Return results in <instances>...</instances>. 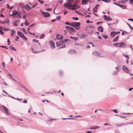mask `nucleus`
I'll use <instances>...</instances> for the list:
<instances>
[{
	"instance_id": "nucleus-39",
	"label": "nucleus",
	"mask_w": 133,
	"mask_h": 133,
	"mask_svg": "<svg viewBox=\"0 0 133 133\" xmlns=\"http://www.w3.org/2000/svg\"><path fill=\"white\" fill-rule=\"evenodd\" d=\"M2 29H3V30L4 31H7L8 30H9V29H7V28H2Z\"/></svg>"
},
{
	"instance_id": "nucleus-11",
	"label": "nucleus",
	"mask_w": 133,
	"mask_h": 133,
	"mask_svg": "<svg viewBox=\"0 0 133 133\" xmlns=\"http://www.w3.org/2000/svg\"><path fill=\"white\" fill-rule=\"evenodd\" d=\"M123 70L125 72H129V70L125 65H123L122 67Z\"/></svg>"
},
{
	"instance_id": "nucleus-9",
	"label": "nucleus",
	"mask_w": 133,
	"mask_h": 133,
	"mask_svg": "<svg viewBox=\"0 0 133 133\" xmlns=\"http://www.w3.org/2000/svg\"><path fill=\"white\" fill-rule=\"evenodd\" d=\"M117 44H118V47H124L126 46L125 43L123 42L117 43Z\"/></svg>"
},
{
	"instance_id": "nucleus-53",
	"label": "nucleus",
	"mask_w": 133,
	"mask_h": 133,
	"mask_svg": "<svg viewBox=\"0 0 133 133\" xmlns=\"http://www.w3.org/2000/svg\"><path fill=\"white\" fill-rule=\"evenodd\" d=\"M10 49H11L12 50H13V49H15L14 48V47H13L12 46H11L10 47Z\"/></svg>"
},
{
	"instance_id": "nucleus-56",
	"label": "nucleus",
	"mask_w": 133,
	"mask_h": 133,
	"mask_svg": "<svg viewBox=\"0 0 133 133\" xmlns=\"http://www.w3.org/2000/svg\"><path fill=\"white\" fill-rule=\"evenodd\" d=\"M19 5H20L21 6H22V7H24V5H23V4H22V3H20Z\"/></svg>"
},
{
	"instance_id": "nucleus-22",
	"label": "nucleus",
	"mask_w": 133,
	"mask_h": 133,
	"mask_svg": "<svg viewBox=\"0 0 133 133\" xmlns=\"http://www.w3.org/2000/svg\"><path fill=\"white\" fill-rule=\"evenodd\" d=\"M2 28L0 26V34L1 35H3L4 34V32L2 31Z\"/></svg>"
},
{
	"instance_id": "nucleus-45",
	"label": "nucleus",
	"mask_w": 133,
	"mask_h": 133,
	"mask_svg": "<svg viewBox=\"0 0 133 133\" xmlns=\"http://www.w3.org/2000/svg\"><path fill=\"white\" fill-rule=\"evenodd\" d=\"M8 43L9 45H10V41H9V39H8L7 40Z\"/></svg>"
},
{
	"instance_id": "nucleus-13",
	"label": "nucleus",
	"mask_w": 133,
	"mask_h": 133,
	"mask_svg": "<svg viewBox=\"0 0 133 133\" xmlns=\"http://www.w3.org/2000/svg\"><path fill=\"white\" fill-rule=\"evenodd\" d=\"M24 8H25L27 10H29L31 9V6L28 5H26V6H25Z\"/></svg>"
},
{
	"instance_id": "nucleus-41",
	"label": "nucleus",
	"mask_w": 133,
	"mask_h": 133,
	"mask_svg": "<svg viewBox=\"0 0 133 133\" xmlns=\"http://www.w3.org/2000/svg\"><path fill=\"white\" fill-rule=\"evenodd\" d=\"M127 24L128 25L129 27L130 28L131 30H132V29L133 28H132L129 24L127 23Z\"/></svg>"
},
{
	"instance_id": "nucleus-18",
	"label": "nucleus",
	"mask_w": 133,
	"mask_h": 133,
	"mask_svg": "<svg viewBox=\"0 0 133 133\" xmlns=\"http://www.w3.org/2000/svg\"><path fill=\"white\" fill-rule=\"evenodd\" d=\"M20 21V20H17L15 22H14L13 23V24L14 25H15V26H18V24H17V23L18 22H19Z\"/></svg>"
},
{
	"instance_id": "nucleus-10",
	"label": "nucleus",
	"mask_w": 133,
	"mask_h": 133,
	"mask_svg": "<svg viewBox=\"0 0 133 133\" xmlns=\"http://www.w3.org/2000/svg\"><path fill=\"white\" fill-rule=\"evenodd\" d=\"M49 44L52 48L54 49L55 48V44L53 41H50L49 42Z\"/></svg>"
},
{
	"instance_id": "nucleus-36",
	"label": "nucleus",
	"mask_w": 133,
	"mask_h": 133,
	"mask_svg": "<svg viewBox=\"0 0 133 133\" xmlns=\"http://www.w3.org/2000/svg\"><path fill=\"white\" fill-rule=\"evenodd\" d=\"M125 124V123L121 124L120 125L117 124V125H116V126H117V127H121V126L122 125H123Z\"/></svg>"
},
{
	"instance_id": "nucleus-63",
	"label": "nucleus",
	"mask_w": 133,
	"mask_h": 133,
	"mask_svg": "<svg viewBox=\"0 0 133 133\" xmlns=\"http://www.w3.org/2000/svg\"><path fill=\"white\" fill-rule=\"evenodd\" d=\"M128 20L129 21L131 20V21H133V19H132V18H129V19Z\"/></svg>"
},
{
	"instance_id": "nucleus-3",
	"label": "nucleus",
	"mask_w": 133,
	"mask_h": 133,
	"mask_svg": "<svg viewBox=\"0 0 133 133\" xmlns=\"http://www.w3.org/2000/svg\"><path fill=\"white\" fill-rule=\"evenodd\" d=\"M17 33H18V36L20 37H21L25 41H26V40H27V39L24 36V34L23 33H22L21 32H20L19 31H18Z\"/></svg>"
},
{
	"instance_id": "nucleus-44",
	"label": "nucleus",
	"mask_w": 133,
	"mask_h": 133,
	"mask_svg": "<svg viewBox=\"0 0 133 133\" xmlns=\"http://www.w3.org/2000/svg\"><path fill=\"white\" fill-rule=\"evenodd\" d=\"M112 111H113L114 112L116 113H117L118 112V111L116 110H112Z\"/></svg>"
},
{
	"instance_id": "nucleus-32",
	"label": "nucleus",
	"mask_w": 133,
	"mask_h": 133,
	"mask_svg": "<svg viewBox=\"0 0 133 133\" xmlns=\"http://www.w3.org/2000/svg\"><path fill=\"white\" fill-rule=\"evenodd\" d=\"M25 25L26 26H28L29 24V23L28 22H25L24 23Z\"/></svg>"
},
{
	"instance_id": "nucleus-30",
	"label": "nucleus",
	"mask_w": 133,
	"mask_h": 133,
	"mask_svg": "<svg viewBox=\"0 0 133 133\" xmlns=\"http://www.w3.org/2000/svg\"><path fill=\"white\" fill-rule=\"evenodd\" d=\"M103 1L104 2H108L110 1L111 0H101Z\"/></svg>"
},
{
	"instance_id": "nucleus-14",
	"label": "nucleus",
	"mask_w": 133,
	"mask_h": 133,
	"mask_svg": "<svg viewBox=\"0 0 133 133\" xmlns=\"http://www.w3.org/2000/svg\"><path fill=\"white\" fill-rule=\"evenodd\" d=\"M82 0V3L83 4H85L87 3L89 1H90V2L91 1L90 0Z\"/></svg>"
},
{
	"instance_id": "nucleus-35",
	"label": "nucleus",
	"mask_w": 133,
	"mask_h": 133,
	"mask_svg": "<svg viewBox=\"0 0 133 133\" xmlns=\"http://www.w3.org/2000/svg\"><path fill=\"white\" fill-rule=\"evenodd\" d=\"M7 75L10 77L11 78V79H12V78H13L12 77V76L11 74H10V73L8 74H7Z\"/></svg>"
},
{
	"instance_id": "nucleus-23",
	"label": "nucleus",
	"mask_w": 133,
	"mask_h": 133,
	"mask_svg": "<svg viewBox=\"0 0 133 133\" xmlns=\"http://www.w3.org/2000/svg\"><path fill=\"white\" fill-rule=\"evenodd\" d=\"M92 54L94 55L98 56V52L95 51H93L92 52Z\"/></svg>"
},
{
	"instance_id": "nucleus-49",
	"label": "nucleus",
	"mask_w": 133,
	"mask_h": 133,
	"mask_svg": "<svg viewBox=\"0 0 133 133\" xmlns=\"http://www.w3.org/2000/svg\"><path fill=\"white\" fill-rule=\"evenodd\" d=\"M75 26V27H74L76 29H77V30H78L79 29V28L78 26Z\"/></svg>"
},
{
	"instance_id": "nucleus-50",
	"label": "nucleus",
	"mask_w": 133,
	"mask_h": 133,
	"mask_svg": "<svg viewBox=\"0 0 133 133\" xmlns=\"http://www.w3.org/2000/svg\"><path fill=\"white\" fill-rule=\"evenodd\" d=\"M103 37L105 38V39H107L108 37V36L106 35H103Z\"/></svg>"
},
{
	"instance_id": "nucleus-19",
	"label": "nucleus",
	"mask_w": 133,
	"mask_h": 133,
	"mask_svg": "<svg viewBox=\"0 0 133 133\" xmlns=\"http://www.w3.org/2000/svg\"><path fill=\"white\" fill-rule=\"evenodd\" d=\"M99 127L97 126H94L91 127L90 128L91 129H96L99 128Z\"/></svg>"
},
{
	"instance_id": "nucleus-8",
	"label": "nucleus",
	"mask_w": 133,
	"mask_h": 133,
	"mask_svg": "<svg viewBox=\"0 0 133 133\" xmlns=\"http://www.w3.org/2000/svg\"><path fill=\"white\" fill-rule=\"evenodd\" d=\"M104 19L106 21H111L112 19L110 18V17L109 16H108L107 17V15H104L103 16Z\"/></svg>"
},
{
	"instance_id": "nucleus-26",
	"label": "nucleus",
	"mask_w": 133,
	"mask_h": 133,
	"mask_svg": "<svg viewBox=\"0 0 133 133\" xmlns=\"http://www.w3.org/2000/svg\"><path fill=\"white\" fill-rule=\"evenodd\" d=\"M87 36V35H85L83 34H82L81 38H85Z\"/></svg>"
},
{
	"instance_id": "nucleus-61",
	"label": "nucleus",
	"mask_w": 133,
	"mask_h": 133,
	"mask_svg": "<svg viewBox=\"0 0 133 133\" xmlns=\"http://www.w3.org/2000/svg\"><path fill=\"white\" fill-rule=\"evenodd\" d=\"M23 102L24 103H27V101L26 100H25L23 101Z\"/></svg>"
},
{
	"instance_id": "nucleus-15",
	"label": "nucleus",
	"mask_w": 133,
	"mask_h": 133,
	"mask_svg": "<svg viewBox=\"0 0 133 133\" xmlns=\"http://www.w3.org/2000/svg\"><path fill=\"white\" fill-rule=\"evenodd\" d=\"M99 6V4H97L96 6L93 9V12H97V11L98 6Z\"/></svg>"
},
{
	"instance_id": "nucleus-2",
	"label": "nucleus",
	"mask_w": 133,
	"mask_h": 133,
	"mask_svg": "<svg viewBox=\"0 0 133 133\" xmlns=\"http://www.w3.org/2000/svg\"><path fill=\"white\" fill-rule=\"evenodd\" d=\"M66 29L71 34H74L76 33L75 30L73 27L67 26L66 27Z\"/></svg>"
},
{
	"instance_id": "nucleus-5",
	"label": "nucleus",
	"mask_w": 133,
	"mask_h": 133,
	"mask_svg": "<svg viewBox=\"0 0 133 133\" xmlns=\"http://www.w3.org/2000/svg\"><path fill=\"white\" fill-rule=\"evenodd\" d=\"M80 23L78 22H74L70 23V25L75 27L77 26H79Z\"/></svg>"
},
{
	"instance_id": "nucleus-17",
	"label": "nucleus",
	"mask_w": 133,
	"mask_h": 133,
	"mask_svg": "<svg viewBox=\"0 0 133 133\" xmlns=\"http://www.w3.org/2000/svg\"><path fill=\"white\" fill-rule=\"evenodd\" d=\"M119 67H118L116 68L115 71H114V74H117L118 72L119 71Z\"/></svg>"
},
{
	"instance_id": "nucleus-16",
	"label": "nucleus",
	"mask_w": 133,
	"mask_h": 133,
	"mask_svg": "<svg viewBox=\"0 0 133 133\" xmlns=\"http://www.w3.org/2000/svg\"><path fill=\"white\" fill-rule=\"evenodd\" d=\"M111 36L112 37H114L116 35V32L115 31H112L111 32L110 34Z\"/></svg>"
},
{
	"instance_id": "nucleus-64",
	"label": "nucleus",
	"mask_w": 133,
	"mask_h": 133,
	"mask_svg": "<svg viewBox=\"0 0 133 133\" xmlns=\"http://www.w3.org/2000/svg\"><path fill=\"white\" fill-rule=\"evenodd\" d=\"M0 17H4V16L2 14H1L0 15Z\"/></svg>"
},
{
	"instance_id": "nucleus-54",
	"label": "nucleus",
	"mask_w": 133,
	"mask_h": 133,
	"mask_svg": "<svg viewBox=\"0 0 133 133\" xmlns=\"http://www.w3.org/2000/svg\"><path fill=\"white\" fill-rule=\"evenodd\" d=\"M51 9H50V8H48V9H46V10L48 11H51Z\"/></svg>"
},
{
	"instance_id": "nucleus-33",
	"label": "nucleus",
	"mask_w": 133,
	"mask_h": 133,
	"mask_svg": "<svg viewBox=\"0 0 133 133\" xmlns=\"http://www.w3.org/2000/svg\"><path fill=\"white\" fill-rule=\"evenodd\" d=\"M72 18L73 19L76 20H78V18L77 17H72Z\"/></svg>"
},
{
	"instance_id": "nucleus-25",
	"label": "nucleus",
	"mask_w": 133,
	"mask_h": 133,
	"mask_svg": "<svg viewBox=\"0 0 133 133\" xmlns=\"http://www.w3.org/2000/svg\"><path fill=\"white\" fill-rule=\"evenodd\" d=\"M70 38L74 39L75 41L77 40L78 39V37H74L72 36H70Z\"/></svg>"
},
{
	"instance_id": "nucleus-60",
	"label": "nucleus",
	"mask_w": 133,
	"mask_h": 133,
	"mask_svg": "<svg viewBox=\"0 0 133 133\" xmlns=\"http://www.w3.org/2000/svg\"><path fill=\"white\" fill-rule=\"evenodd\" d=\"M102 22H98L97 23H96V24H99L100 23H102Z\"/></svg>"
},
{
	"instance_id": "nucleus-34",
	"label": "nucleus",
	"mask_w": 133,
	"mask_h": 133,
	"mask_svg": "<svg viewBox=\"0 0 133 133\" xmlns=\"http://www.w3.org/2000/svg\"><path fill=\"white\" fill-rule=\"evenodd\" d=\"M7 8H9V9H12V7H10V6L8 4H7Z\"/></svg>"
},
{
	"instance_id": "nucleus-21",
	"label": "nucleus",
	"mask_w": 133,
	"mask_h": 133,
	"mask_svg": "<svg viewBox=\"0 0 133 133\" xmlns=\"http://www.w3.org/2000/svg\"><path fill=\"white\" fill-rule=\"evenodd\" d=\"M98 29L99 31L101 32H102L103 31V28L101 26H99L98 28Z\"/></svg>"
},
{
	"instance_id": "nucleus-12",
	"label": "nucleus",
	"mask_w": 133,
	"mask_h": 133,
	"mask_svg": "<svg viewBox=\"0 0 133 133\" xmlns=\"http://www.w3.org/2000/svg\"><path fill=\"white\" fill-rule=\"evenodd\" d=\"M56 37L57 39L60 40L62 39L63 38V36L61 35L57 34L56 36Z\"/></svg>"
},
{
	"instance_id": "nucleus-57",
	"label": "nucleus",
	"mask_w": 133,
	"mask_h": 133,
	"mask_svg": "<svg viewBox=\"0 0 133 133\" xmlns=\"http://www.w3.org/2000/svg\"><path fill=\"white\" fill-rule=\"evenodd\" d=\"M114 4H116V5H118L120 6H122V5H120V4H117V3H114Z\"/></svg>"
},
{
	"instance_id": "nucleus-48",
	"label": "nucleus",
	"mask_w": 133,
	"mask_h": 133,
	"mask_svg": "<svg viewBox=\"0 0 133 133\" xmlns=\"http://www.w3.org/2000/svg\"><path fill=\"white\" fill-rule=\"evenodd\" d=\"M24 89L27 91L29 92H30V91L28 90L25 87Z\"/></svg>"
},
{
	"instance_id": "nucleus-31",
	"label": "nucleus",
	"mask_w": 133,
	"mask_h": 133,
	"mask_svg": "<svg viewBox=\"0 0 133 133\" xmlns=\"http://www.w3.org/2000/svg\"><path fill=\"white\" fill-rule=\"evenodd\" d=\"M56 18L58 20H59L61 19V16H58L56 17Z\"/></svg>"
},
{
	"instance_id": "nucleus-43",
	"label": "nucleus",
	"mask_w": 133,
	"mask_h": 133,
	"mask_svg": "<svg viewBox=\"0 0 133 133\" xmlns=\"http://www.w3.org/2000/svg\"><path fill=\"white\" fill-rule=\"evenodd\" d=\"M2 65L3 66L4 68H5V63L4 62H3L2 63Z\"/></svg>"
},
{
	"instance_id": "nucleus-29",
	"label": "nucleus",
	"mask_w": 133,
	"mask_h": 133,
	"mask_svg": "<svg viewBox=\"0 0 133 133\" xmlns=\"http://www.w3.org/2000/svg\"><path fill=\"white\" fill-rule=\"evenodd\" d=\"M11 31H12V32L11 34V36H12L13 35V34L14 33H15V30H11Z\"/></svg>"
},
{
	"instance_id": "nucleus-4",
	"label": "nucleus",
	"mask_w": 133,
	"mask_h": 133,
	"mask_svg": "<svg viewBox=\"0 0 133 133\" xmlns=\"http://www.w3.org/2000/svg\"><path fill=\"white\" fill-rule=\"evenodd\" d=\"M62 43L61 42H59L56 43V45L57 47H59L60 48H63L65 47V46L64 45L62 46Z\"/></svg>"
},
{
	"instance_id": "nucleus-6",
	"label": "nucleus",
	"mask_w": 133,
	"mask_h": 133,
	"mask_svg": "<svg viewBox=\"0 0 133 133\" xmlns=\"http://www.w3.org/2000/svg\"><path fill=\"white\" fill-rule=\"evenodd\" d=\"M42 12L44 17H49L50 14L48 12H44L42 11Z\"/></svg>"
},
{
	"instance_id": "nucleus-20",
	"label": "nucleus",
	"mask_w": 133,
	"mask_h": 133,
	"mask_svg": "<svg viewBox=\"0 0 133 133\" xmlns=\"http://www.w3.org/2000/svg\"><path fill=\"white\" fill-rule=\"evenodd\" d=\"M31 50H32V52L34 53H39V52H41L42 51H34V49H33L32 48H31Z\"/></svg>"
},
{
	"instance_id": "nucleus-55",
	"label": "nucleus",
	"mask_w": 133,
	"mask_h": 133,
	"mask_svg": "<svg viewBox=\"0 0 133 133\" xmlns=\"http://www.w3.org/2000/svg\"><path fill=\"white\" fill-rule=\"evenodd\" d=\"M65 23L66 24H67V25H70V23H69L68 22H65Z\"/></svg>"
},
{
	"instance_id": "nucleus-58",
	"label": "nucleus",
	"mask_w": 133,
	"mask_h": 133,
	"mask_svg": "<svg viewBox=\"0 0 133 133\" xmlns=\"http://www.w3.org/2000/svg\"><path fill=\"white\" fill-rule=\"evenodd\" d=\"M36 24L35 23H34V24H31V25H30L29 26V27H32V26H33L34 25H35Z\"/></svg>"
},
{
	"instance_id": "nucleus-59",
	"label": "nucleus",
	"mask_w": 133,
	"mask_h": 133,
	"mask_svg": "<svg viewBox=\"0 0 133 133\" xmlns=\"http://www.w3.org/2000/svg\"><path fill=\"white\" fill-rule=\"evenodd\" d=\"M104 125H110V126H112V125H110V124H107V123H105L104 124Z\"/></svg>"
},
{
	"instance_id": "nucleus-37",
	"label": "nucleus",
	"mask_w": 133,
	"mask_h": 133,
	"mask_svg": "<svg viewBox=\"0 0 133 133\" xmlns=\"http://www.w3.org/2000/svg\"><path fill=\"white\" fill-rule=\"evenodd\" d=\"M120 7L123 9H126V6L125 5H122Z\"/></svg>"
},
{
	"instance_id": "nucleus-46",
	"label": "nucleus",
	"mask_w": 133,
	"mask_h": 133,
	"mask_svg": "<svg viewBox=\"0 0 133 133\" xmlns=\"http://www.w3.org/2000/svg\"><path fill=\"white\" fill-rule=\"evenodd\" d=\"M130 4H133V0H130Z\"/></svg>"
},
{
	"instance_id": "nucleus-47",
	"label": "nucleus",
	"mask_w": 133,
	"mask_h": 133,
	"mask_svg": "<svg viewBox=\"0 0 133 133\" xmlns=\"http://www.w3.org/2000/svg\"><path fill=\"white\" fill-rule=\"evenodd\" d=\"M33 42H38V41L37 40H36V39H33L32 41Z\"/></svg>"
},
{
	"instance_id": "nucleus-40",
	"label": "nucleus",
	"mask_w": 133,
	"mask_h": 133,
	"mask_svg": "<svg viewBox=\"0 0 133 133\" xmlns=\"http://www.w3.org/2000/svg\"><path fill=\"white\" fill-rule=\"evenodd\" d=\"M18 12L17 11H15L13 13V14H17L18 13Z\"/></svg>"
},
{
	"instance_id": "nucleus-7",
	"label": "nucleus",
	"mask_w": 133,
	"mask_h": 133,
	"mask_svg": "<svg viewBox=\"0 0 133 133\" xmlns=\"http://www.w3.org/2000/svg\"><path fill=\"white\" fill-rule=\"evenodd\" d=\"M2 107L3 108V110L4 111V112L7 115H9L10 113L9 112L8 110V109L6 107L4 106V105H2Z\"/></svg>"
},
{
	"instance_id": "nucleus-51",
	"label": "nucleus",
	"mask_w": 133,
	"mask_h": 133,
	"mask_svg": "<svg viewBox=\"0 0 133 133\" xmlns=\"http://www.w3.org/2000/svg\"><path fill=\"white\" fill-rule=\"evenodd\" d=\"M123 55L124 56H125V57L127 58V59H129V57L127 55Z\"/></svg>"
},
{
	"instance_id": "nucleus-52",
	"label": "nucleus",
	"mask_w": 133,
	"mask_h": 133,
	"mask_svg": "<svg viewBox=\"0 0 133 133\" xmlns=\"http://www.w3.org/2000/svg\"><path fill=\"white\" fill-rule=\"evenodd\" d=\"M113 45L115 46H118V44H117V43H114L113 44Z\"/></svg>"
},
{
	"instance_id": "nucleus-1",
	"label": "nucleus",
	"mask_w": 133,
	"mask_h": 133,
	"mask_svg": "<svg viewBox=\"0 0 133 133\" xmlns=\"http://www.w3.org/2000/svg\"><path fill=\"white\" fill-rule=\"evenodd\" d=\"M64 6L66 8H67L68 9L71 10H74L80 7V6H78L77 8L76 7L77 5L74 4L73 5H71L70 3H66V4H64Z\"/></svg>"
},
{
	"instance_id": "nucleus-27",
	"label": "nucleus",
	"mask_w": 133,
	"mask_h": 133,
	"mask_svg": "<svg viewBox=\"0 0 133 133\" xmlns=\"http://www.w3.org/2000/svg\"><path fill=\"white\" fill-rule=\"evenodd\" d=\"M119 39V37L118 36H117L114 39L113 41V42H116L117 40H118Z\"/></svg>"
},
{
	"instance_id": "nucleus-38",
	"label": "nucleus",
	"mask_w": 133,
	"mask_h": 133,
	"mask_svg": "<svg viewBox=\"0 0 133 133\" xmlns=\"http://www.w3.org/2000/svg\"><path fill=\"white\" fill-rule=\"evenodd\" d=\"M22 30H23V32H24L26 34L27 33V32L26 30H25L23 28Z\"/></svg>"
},
{
	"instance_id": "nucleus-42",
	"label": "nucleus",
	"mask_w": 133,
	"mask_h": 133,
	"mask_svg": "<svg viewBox=\"0 0 133 133\" xmlns=\"http://www.w3.org/2000/svg\"><path fill=\"white\" fill-rule=\"evenodd\" d=\"M39 3L41 4H42L43 3H44V1H42V0H39Z\"/></svg>"
},
{
	"instance_id": "nucleus-62",
	"label": "nucleus",
	"mask_w": 133,
	"mask_h": 133,
	"mask_svg": "<svg viewBox=\"0 0 133 133\" xmlns=\"http://www.w3.org/2000/svg\"><path fill=\"white\" fill-rule=\"evenodd\" d=\"M56 21V19H52L51 20V21L52 22H54Z\"/></svg>"
},
{
	"instance_id": "nucleus-28",
	"label": "nucleus",
	"mask_w": 133,
	"mask_h": 133,
	"mask_svg": "<svg viewBox=\"0 0 133 133\" xmlns=\"http://www.w3.org/2000/svg\"><path fill=\"white\" fill-rule=\"evenodd\" d=\"M44 34H43L42 35L39 36V38L40 39H42L44 37Z\"/></svg>"
},
{
	"instance_id": "nucleus-24",
	"label": "nucleus",
	"mask_w": 133,
	"mask_h": 133,
	"mask_svg": "<svg viewBox=\"0 0 133 133\" xmlns=\"http://www.w3.org/2000/svg\"><path fill=\"white\" fill-rule=\"evenodd\" d=\"M10 23V20L9 19H6L5 21H4L5 23H7V24H9Z\"/></svg>"
}]
</instances>
